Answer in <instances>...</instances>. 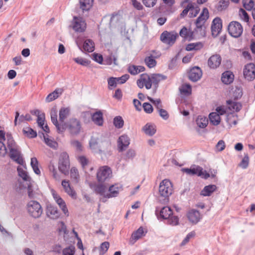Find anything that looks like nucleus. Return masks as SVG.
Returning a JSON list of instances; mask_svg holds the SVG:
<instances>
[{"instance_id": "1", "label": "nucleus", "mask_w": 255, "mask_h": 255, "mask_svg": "<svg viewBox=\"0 0 255 255\" xmlns=\"http://www.w3.org/2000/svg\"><path fill=\"white\" fill-rule=\"evenodd\" d=\"M51 119L58 133H63L66 129L72 135H77L80 132L81 122L76 118H71L67 123L59 124L57 120V112L54 110L51 112Z\"/></svg>"}, {"instance_id": "2", "label": "nucleus", "mask_w": 255, "mask_h": 255, "mask_svg": "<svg viewBox=\"0 0 255 255\" xmlns=\"http://www.w3.org/2000/svg\"><path fill=\"white\" fill-rule=\"evenodd\" d=\"M209 16L208 9L207 8H204L202 13L196 20L195 31L201 37H204L206 35L205 22Z\"/></svg>"}, {"instance_id": "3", "label": "nucleus", "mask_w": 255, "mask_h": 255, "mask_svg": "<svg viewBox=\"0 0 255 255\" xmlns=\"http://www.w3.org/2000/svg\"><path fill=\"white\" fill-rule=\"evenodd\" d=\"M70 167L69 156L67 153H60L58 159V169L60 172L67 175L69 174Z\"/></svg>"}, {"instance_id": "4", "label": "nucleus", "mask_w": 255, "mask_h": 255, "mask_svg": "<svg viewBox=\"0 0 255 255\" xmlns=\"http://www.w3.org/2000/svg\"><path fill=\"white\" fill-rule=\"evenodd\" d=\"M27 210L29 215L33 218H39L43 210L40 204L36 201H30L27 204Z\"/></svg>"}, {"instance_id": "5", "label": "nucleus", "mask_w": 255, "mask_h": 255, "mask_svg": "<svg viewBox=\"0 0 255 255\" xmlns=\"http://www.w3.org/2000/svg\"><path fill=\"white\" fill-rule=\"evenodd\" d=\"M173 212L171 209L167 206L164 207L160 212V217L164 219H168L169 224L175 226L178 224L179 219L177 216H172Z\"/></svg>"}, {"instance_id": "6", "label": "nucleus", "mask_w": 255, "mask_h": 255, "mask_svg": "<svg viewBox=\"0 0 255 255\" xmlns=\"http://www.w3.org/2000/svg\"><path fill=\"white\" fill-rule=\"evenodd\" d=\"M158 191L160 196L165 198L169 197L173 192L172 183L168 179L162 180L159 184Z\"/></svg>"}, {"instance_id": "7", "label": "nucleus", "mask_w": 255, "mask_h": 255, "mask_svg": "<svg viewBox=\"0 0 255 255\" xmlns=\"http://www.w3.org/2000/svg\"><path fill=\"white\" fill-rule=\"evenodd\" d=\"M112 171L108 166L100 167L97 172L96 177L98 182L104 183L111 178Z\"/></svg>"}, {"instance_id": "8", "label": "nucleus", "mask_w": 255, "mask_h": 255, "mask_svg": "<svg viewBox=\"0 0 255 255\" xmlns=\"http://www.w3.org/2000/svg\"><path fill=\"white\" fill-rule=\"evenodd\" d=\"M228 31L231 36L238 38L242 34L243 27L240 22L236 21H233L229 24Z\"/></svg>"}, {"instance_id": "9", "label": "nucleus", "mask_w": 255, "mask_h": 255, "mask_svg": "<svg viewBox=\"0 0 255 255\" xmlns=\"http://www.w3.org/2000/svg\"><path fill=\"white\" fill-rule=\"evenodd\" d=\"M183 171L189 175H197L198 176H201L205 179H207L210 177V175L205 170L199 166H194L190 168H184Z\"/></svg>"}, {"instance_id": "10", "label": "nucleus", "mask_w": 255, "mask_h": 255, "mask_svg": "<svg viewBox=\"0 0 255 255\" xmlns=\"http://www.w3.org/2000/svg\"><path fill=\"white\" fill-rule=\"evenodd\" d=\"M178 36V33L175 31H164L161 33L160 38L164 43L172 45L175 42Z\"/></svg>"}, {"instance_id": "11", "label": "nucleus", "mask_w": 255, "mask_h": 255, "mask_svg": "<svg viewBox=\"0 0 255 255\" xmlns=\"http://www.w3.org/2000/svg\"><path fill=\"white\" fill-rule=\"evenodd\" d=\"M136 84L137 86L141 89L144 87L146 89H150L151 88L152 84L150 77L147 74H142L140 78L137 80Z\"/></svg>"}, {"instance_id": "12", "label": "nucleus", "mask_w": 255, "mask_h": 255, "mask_svg": "<svg viewBox=\"0 0 255 255\" xmlns=\"http://www.w3.org/2000/svg\"><path fill=\"white\" fill-rule=\"evenodd\" d=\"M86 23L82 17L74 16L73 21V28L77 32H82L86 29Z\"/></svg>"}, {"instance_id": "13", "label": "nucleus", "mask_w": 255, "mask_h": 255, "mask_svg": "<svg viewBox=\"0 0 255 255\" xmlns=\"http://www.w3.org/2000/svg\"><path fill=\"white\" fill-rule=\"evenodd\" d=\"M244 76L248 80L251 81L255 78V67L253 63L246 65L244 69Z\"/></svg>"}, {"instance_id": "14", "label": "nucleus", "mask_w": 255, "mask_h": 255, "mask_svg": "<svg viewBox=\"0 0 255 255\" xmlns=\"http://www.w3.org/2000/svg\"><path fill=\"white\" fill-rule=\"evenodd\" d=\"M227 110L233 114L235 112H239L242 108L241 103L235 100H229L226 101Z\"/></svg>"}, {"instance_id": "15", "label": "nucleus", "mask_w": 255, "mask_h": 255, "mask_svg": "<svg viewBox=\"0 0 255 255\" xmlns=\"http://www.w3.org/2000/svg\"><path fill=\"white\" fill-rule=\"evenodd\" d=\"M222 28V20L219 17H216L212 21L211 26L212 34L214 36H218Z\"/></svg>"}, {"instance_id": "16", "label": "nucleus", "mask_w": 255, "mask_h": 255, "mask_svg": "<svg viewBox=\"0 0 255 255\" xmlns=\"http://www.w3.org/2000/svg\"><path fill=\"white\" fill-rule=\"evenodd\" d=\"M222 62V58L219 54H215L212 55L208 60V65L211 69H215L220 66Z\"/></svg>"}, {"instance_id": "17", "label": "nucleus", "mask_w": 255, "mask_h": 255, "mask_svg": "<svg viewBox=\"0 0 255 255\" xmlns=\"http://www.w3.org/2000/svg\"><path fill=\"white\" fill-rule=\"evenodd\" d=\"M187 217L189 221L194 224H197L202 218L200 213L195 209L189 210L187 213Z\"/></svg>"}, {"instance_id": "18", "label": "nucleus", "mask_w": 255, "mask_h": 255, "mask_svg": "<svg viewBox=\"0 0 255 255\" xmlns=\"http://www.w3.org/2000/svg\"><path fill=\"white\" fill-rule=\"evenodd\" d=\"M202 75V70L198 67H193L190 70L188 73L189 79L193 82L198 81L201 78Z\"/></svg>"}, {"instance_id": "19", "label": "nucleus", "mask_w": 255, "mask_h": 255, "mask_svg": "<svg viewBox=\"0 0 255 255\" xmlns=\"http://www.w3.org/2000/svg\"><path fill=\"white\" fill-rule=\"evenodd\" d=\"M46 214L47 217L52 219H57L60 216L57 208L51 204L47 205Z\"/></svg>"}, {"instance_id": "20", "label": "nucleus", "mask_w": 255, "mask_h": 255, "mask_svg": "<svg viewBox=\"0 0 255 255\" xmlns=\"http://www.w3.org/2000/svg\"><path fill=\"white\" fill-rule=\"evenodd\" d=\"M9 151L10 157L17 163L22 165L24 163V161L20 155L19 151L17 149L16 147L10 149Z\"/></svg>"}, {"instance_id": "21", "label": "nucleus", "mask_w": 255, "mask_h": 255, "mask_svg": "<svg viewBox=\"0 0 255 255\" xmlns=\"http://www.w3.org/2000/svg\"><path fill=\"white\" fill-rule=\"evenodd\" d=\"M61 184L66 193H67L73 199H76L77 194L76 192L71 188L69 181L63 180L62 181Z\"/></svg>"}, {"instance_id": "22", "label": "nucleus", "mask_w": 255, "mask_h": 255, "mask_svg": "<svg viewBox=\"0 0 255 255\" xmlns=\"http://www.w3.org/2000/svg\"><path fill=\"white\" fill-rule=\"evenodd\" d=\"M129 138L127 135H122L119 137L118 141V146L120 151H122L129 144Z\"/></svg>"}, {"instance_id": "23", "label": "nucleus", "mask_w": 255, "mask_h": 255, "mask_svg": "<svg viewBox=\"0 0 255 255\" xmlns=\"http://www.w3.org/2000/svg\"><path fill=\"white\" fill-rule=\"evenodd\" d=\"M91 187L97 194H100L102 196H104V197L105 195H106L105 193L107 189V186H106V184L104 183L99 182V183L96 184L93 186H91Z\"/></svg>"}, {"instance_id": "24", "label": "nucleus", "mask_w": 255, "mask_h": 255, "mask_svg": "<svg viewBox=\"0 0 255 255\" xmlns=\"http://www.w3.org/2000/svg\"><path fill=\"white\" fill-rule=\"evenodd\" d=\"M234 79V75L231 71H226L222 73L221 80L226 85L232 83Z\"/></svg>"}, {"instance_id": "25", "label": "nucleus", "mask_w": 255, "mask_h": 255, "mask_svg": "<svg viewBox=\"0 0 255 255\" xmlns=\"http://www.w3.org/2000/svg\"><path fill=\"white\" fill-rule=\"evenodd\" d=\"M5 140V132L0 130V156H4L7 153V149L3 141Z\"/></svg>"}, {"instance_id": "26", "label": "nucleus", "mask_w": 255, "mask_h": 255, "mask_svg": "<svg viewBox=\"0 0 255 255\" xmlns=\"http://www.w3.org/2000/svg\"><path fill=\"white\" fill-rule=\"evenodd\" d=\"M120 189V187L118 184H116L111 185L109 188V191L110 193L106 194V195H105V197L107 198H110L117 196L119 194Z\"/></svg>"}, {"instance_id": "27", "label": "nucleus", "mask_w": 255, "mask_h": 255, "mask_svg": "<svg viewBox=\"0 0 255 255\" xmlns=\"http://www.w3.org/2000/svg\"><path fill=\"white\" fill-rule=\"evenodd\" d=\"M142 130L146 134L152 136L156 132V126L153 124L147 123L142 128Z\"/></svg>"}, {"instance_id": "28", "label": "nucleus", "mask_w": 255, "mask_h": 255, "mask_svg": "<svg viewBox=\"0 0 255 255\" xmlns=\"http://www.w3.org/2000/svg\"><path fill=\"white\" fill-rule=\"evenodd\" d=\"M63 92L62 88H57L53 92L50 93L46 97V101L47 102H50L58 98Z\"/></svg>"}, {"instance_id": "29", "label": "nucleus", "mask_w": 255, "mask_h": 255, "mask_svg": "<svg viewBox=\"0 0 255 255\" xmlns=\"http://www.w3.org/2000/svg\"><path fill=\"white\" fill-rule=\"evenodd\" d=\"M180 35L185 39L190 40L193 38V32L191 30L183 27L180 31Z\"/></svg>"}, {"instance_id": "30", "label": "nucleus", "mask_w": 255, "mask_h": 255, "mask_svg": "<svg viewBox=\"0 0 255 255\" xmlns=\"http://www.w3.org/2000/svg\"><path fill=\"white\" fill-rule=\"evenodd\" d=\"M215 185H209L204 187L201 192V195L203 196H209L217 190Z\"/></svg>"}, {"instance_id": "31", "label": "nucleus", "mask_w": 255, "mask_h": 255, "mask_svg": "<svg viewBox=\"0 0 255 255\" xmlns=\"http://www.w3.org/2000/svg\"><path fill=\"white\" fill-rule=\"evenodd\" d=\"M70 113V109L68 107H63L60 109L59 116L60 124L64 123V120L69 116Z\"/></svg>"}, {"instance_id": "32", "label": "nucleus", "mask_w": 255, "mask_h": 255, "mask_svg": "<svg viewBox=\"0 0 255 255\" xmlns=\"http://www.w3.org/2000/svg\"><path fill=\"white\" fill-rule=\"evenodd\" d=\"M145 68L143 66L130 65L128 67V72L131 75H136L140 72H143Z\"/></svg>"}, {"instance_id": "33", "label": "nucleus", "mask_w": 255, "mask_h": 255, "mask_svg": "<svg viewBox=\"0 0 255 255\" xmlns=\"http://www.w3.org/2000/svg\"><path fill=\"white\" fill-rule=\"evenodd\" d=\"M150 77L151 81V84L155 85H158L159 82L165 80L167 78L166 76L159 74H152L150 76Z\"/></svg>"}, {"instance_id": "34", "label": "nucleus", "mask_w": 255, "mask_h": 255, "mask_svg": "<svg viewBox=\"0 0 255 255\" xmlns=\"http://www.w3.org/2000/svg\"><path fill=\"white\" fill-rule=\"evenodd\" d=\"M93 121L98 126H102L103 123V114L99 111L94 113L92 116Z\"/></svg>"}, {"instance_id": "35", "label": "nucleus", "mask_w": 255, "mask_h": 255, "mask_svg": "<svg viewBox=\"0 0 255 255\" xmlns=\"http://www.w3.org/2000/svg\"><path fill=\"white\" fill-rule=\"evenodd\" d=\"M196 123L199 128H203L207 126L208 120L206 117L199 116L196 120Z\"/></svg>"}, {"instance_id": "36", "label": "nucleus", "mask_w": 255, "mask_h": 255, "mask_svg": "<svg viewBox=\"0 0 255 255\" xmlns=\"http://www.w3.org/2000/svg\"><path fill=\"white\" fill-rule=\"evenodd\" d=\"M94 0H80V8L83 11L88 10L92 6Z\"/></svg>"}, {"instance_id": "37", "label": "nucleus", "mask_w": 255, "mask_h": 255, "mask_svg": "<svg viewBox=\"0 0 255 255\" xmlns=\"http://www.w3.org/2000/svg\"><path fill=\"white\" fill-rule=\"evenodd\" d=\"M210 122L215 126L218 125L221 122V118L219 114L216 112H213L209 115Z\"/></svg>"}, {"instance_id": "38", "label": "nucleus", "mask_w": 255, "mask_h": 255, "mask_svg": "<svg viewBox=\"0 0 255 255\" xmlns=\"http://www.w3.org/2000/svg\"><path fill=\"white\" fill-rule=\"evenodd\" d=\"M94 43L90 39L86 40L83 44V49L88 52H93L94 50Z\"/></svg>"}, {"instance_id": "39", "label": "nucleus", "mask_w": 255, "mask_h": 255, "mask_svg": "<svg viewBox=\"0 0 255 255\" xmlns=\"http://www.w3.org/2000/svg\"><path fill=\"white\" fill-rule=\"evenodd\" d=\"M203 46L201 42L191 43L187 44L186 46L187 51L199 50Z\"/></svg>"}, {"instance_id": "40", "label": "nucleus", "mask_w": 255, "mask_h": 255, "mask_svg": "<svg viewBox=\"0 0 255 255\" xmlns=\"http://www.w3.org/2000/svg\"><path fill=\"white\" fill-rule=\"evenodd\" d=\"M56 202L59 205L65 215L68 217L69 216V212L65 201L61 198L57 199V201Z\"/></svg>"}, {"instance_id": "41", "label": "nucleus", "mask_w": 255, "mask_h": 255, "mask_svg": "<svg viewBox=\"0 0 255 255\" xmlns=\"http://www.w3.org/2000/svg\"><path fill=\"white\" fill-rule=\"evenodd\" d=\"M43 136L44 142L48 146L53 149H56L57 147L58 143L56 141L52 138H49L48 135H43Z\"/></svg>"}, {"instance_id": "42", "label": "nucleus", "mask_w": 255, "mask_h": 255, "mask_svg": "<svg viewBox=\"0 0 255 255\" xmlns=\"http://www.w3.org/2000/svg\"><path fill=\"white\" fill-rule=\"evenodd\" d=\"M227 122L231 126H236L238 123V116L232 113L229 114L227 117Z\"/></svg>"}, {"instance_id": "43", "label": "nucleus", "mask_w": 255, "mask_h": 255, "mask_svg": "<svg viewBox=\"0 0 255 255\" xmlns=\"http://www.w3.org/2000/svg\"><path fill=\"white\" fill-rule=\"evenodd\" d=\"M180 93L184 95H189L191 94V86L188 84H184L182 85L180 89Z\"/></svg>"}, {"instance_id": "44", "label": "nucleus", "mask_w": 255, "mask_h": 255, "mask_svg": "<svg viewBox=\"0 0 255 255\" xmlns=\"http://www.w3.org/2000/svg\"><path fill=\"white\" fill-rule=\"evenodd\" d=\"M144 62L146 66L149 68H153L156 65V61L151 55L146 57L144 59Z\"/></svg>"}, {"instance_id": "45", "label": "nucleus", "mask_w": 255, "mask_h": 255, "mask_svg": "<svg viewBox=\"0 0 255 255\" xmlns=\"http://www.w3.org/2000/svg\"><path fill=\"white\" fill-rule=\"evenodd\" d=\"M144 236H145V234L143 229L140 227L132 234L131 238L133 240L136 241Z\"/></svg>"}, {"instance_id": "46", "label": "nucleus", "mask_w": 255, "mask_h": 255, "mask_svg": "<svg viewBox=\"0 0 255 255\" xmlns=\"http://www.w3.org/2000/svg\"><path fill=\"white\" fill-rule=\"evenodd\" d=\"M30 165L35 173L37 175H40L41 172L38 168V162L36 157L31 158Z\"/></svg>"}, {"instance_id": "47", "label": "nucleus", "mask_w": 255, "mask_h": 255, "mask_svg": "<svg viewBox=\"0 0 255 255\" xmlns=\"http://www.w3.org/2000/svg\"><path fill=\"white\" fill-rule=\"evenodd\" d=\"M70 177L72 180L78 182L80 179V175L78 170L75 167H73L70 169Z\"/></svg>"}, {"instance_id": "48", "label": "nucleus", "mask_w": 255, "mask_h": 255, "mask_svg": "<svg viewBox=\"0 0 255 255\" xmlns=\"http://www.w3.org/2000/svg\"><path fill=\"white\" fill-rule=\"evenodd\" d=\"M229 5L228 0H220L216 6V8L218 11H221L225 9Z\"/></svg>"}, {"instance_id": "49", "label": "nucleus", "mask_w": 255, "mask_h": 255, "mask_svg": "<svg viewBox=\"0 0 255 255\" xmlns=\"http://www.w3.org/2000/svg\"><path fill=\"white\" fill-rule=\"evenodd\" d=\"M18 175L24 181H30L31 178L28 175L27 173L23 169L20 167H17Z\"/></svg>"}, {"instance_id": "50", "label": "nucleus", "mask_w": 255, "mask_h": 255, "mask_svg": "<svg viewBox=\"0 0 255 255\" xmlns=\"http://www.w3.org/2000/svg\"><path fill=\"white\" fill-rule=\"evenodd\" d=\"M182 6L184 7L188 11L193 10V8L196 5L194 2L190 0H184L181 3Z\"/></svg>"}, {"instance_id": "51", "label": "nucleus", "mask_w": 255, "mask_h": 255, "mask_svg": "<svg viewBox=\"0 0 255 255\" xmlns=\"http://www.w3.org/2000/svg\"><path fill=\"white\" fill-rule=\"evenodd\" d=\"M23 132L25 135L30 138H33L37 136L36 132L29 127L24 128Z\"/></svg>"}, {"instance_id": "52", "label": "nucleus", "mask_w": 255, "mask_h": 255, "mask_svg": "<svg viewBox=\"0 0 255 255\" xmlns=\"http://www.w3.org/2000/svg\"><path fill=\"white\" fill-rule=\"evenodd\" d=\"M78 160L79 163L81 164L82 168L86 171V167L88 165L89 163V161L86 157L85 156H80L78 157Z\"/></svg>"}, {"instance_id": "53", "label": "nucleus", "mask_w": 255, "mask_h": 255, "mask_svg": "<svg viewBox=\"0 0 255 255\" xmlns=\"http://www.w3.org/2000/svg\"><path fill=\"white\" fill-rule=\"evenodd\" d=\"M114 125L118 128H123L124 124V121L121 116H117L114 119Z\"/></svg>"}, {"instance_id": "54", "label": "nucleus", "mask_w": 255, "mask_h": 255, "mask_svg": "<svg viewBox=\"0 0 255 255\" xmlns=\"http://www.w3.org/2000/svg\"><path fill=\"white\" fill-rule=\"evenodd\" d=\"M6 139L7 140V147L9 149L16 147L15 143L11 134H7L5 137Z\"/></svg>"}, {"instance_id": "55", "label": "nucleus", "mask_w": 255, "mask_h": 255, "mask_svg": "<svg viewBox=\"0 0 255 255\" xmlns=\"http://www.w3.org/2000/svg\"><path fill=\"white\" fill-rule=\"evenodd\" d=\"M147 99L154 105L157 110L162 108L161 102L159 99L154 100L150 97H147Z\"/></svg>"}, {"instance_id": "56", "label": "nucleus", "mask_w": 255, "mask_h": 255, "mask_svg": "<svg viewBox=\"0 0 255 255\" xmlns=\"http://www.w3.org/2000/svg\"><path fill=\"white\" fill-rule=\"evenodd\" d=\"M244 7L247 10H251L254 6V2L253 0H243Z\"/></svg>"}, {"instance_id": "57", "label": "nucleus", "mask_w": 255, "mask_h": 255, "mask_svg": "<svg viewBox=\"0 0 255 255\" xmlns=\"http://www.w3.org/2000/svg\"><path fill=\"white\" fill-rule=\"evenodd\" d=\"M239 14L240 18L246 22L249 20V16L247 12L243 8H240L239 11Z\"/></svg>"}, {"instance_id": "58", "label": "nucleus", "mask_w": 255, "mask_h": 255, "mask_svg": "<svg viewBox=\"0 0 255 255\" xmlns=\"http://www.w3.org/2000/svg\"><path fill=\"white\" fill-rule=\"evenodd\" d=\"M195 236V232L194 231H192L190 233H189L181 243V246H183L185 245H186L187 243L189 242L190 239L191 238L194 237Z\"/></svg>"}, {"instance_id": "59", "label": "nucleus", "mask_w": 255, "mask_h": 255, "mask_svg": "<svg viewBox=\"0 0 255 255\" xmlns=\"http://www.w3.org/2000/svg\"><path fill=\"white\" fill-rule=\"evenodd\" d=\"M110 244L108 242H105L103 243L100 247V254H104L109 248Z\"/></svg>"}, {"instance_id": "60", "label": "nucleus", "mask_w": 255, "mask_h": 255, "mask_svg": "<svg viewBox=\"0 0 255 255\" xmlns=\"http://www.w3.org/2000/svg\"><path fill=\"white\" fill-rule=\"evenodd\" d=\"M74 61L76 63L83 66H87L89 64V61L88 60L81 57L75 58H74Z\"/></svg>"}, {"instance_id": "61", "label": "nucleus", "mask_w": 255, "mask_h": 255, "mask_svg": "<svg viewBox=\"0 0 255 255\" xmlns=\"http://www.w3.org/2000/svg\"><path fill=\"white\" fill-rule=\"evenodd\" d=\"M144 111L147 114H151L153 111L152 105L148 103H144L142 105Z\"/></svg>"}, {"instance_id": "62", "label": "nucleus", "mask_w": 255, "mask_h": 255, "mask_svg": "<svg viewBox=\"0 0 255 255\" xmlns=\"http://www.w3.org/2000/svg\"><path fill=\"white\" fill-rule=\"evenodd\" d=\"M90 146L93 150H96L99 148L97 139L92 138L90 141Z\"/></svg>"}, {"instance_id": "63", "label": "nucleus", "mask_w": 255, "mask_h": 255, "mask_svg": "<svg viewBox=\"0 0 255 255\" xmlns=\"http://www.w3.org/2000/svg\"><path fill=\"white\" fill-rule=\"evenodd\" d=\"M226 147L225 142L223 140H220L216 145V149L218 151H223Z\"/></svg>"}, {"instance_id": "64", "label": "nucleus", "mask_w": 255, "mask_h": 255, "mask_svg": "<svg viewBox=\"0 0 255 255\" xmlns=\"http://www.w3.org/2000/svg\"><path fill=\"white\" fill-rule=\"evenodd\" d=\"M75 253V248L73 247L65 248L63 251V255H74Z\"/></svg>"}]
</instances>
